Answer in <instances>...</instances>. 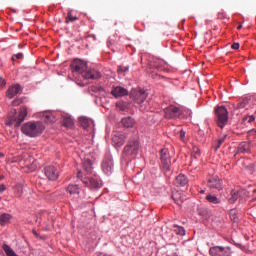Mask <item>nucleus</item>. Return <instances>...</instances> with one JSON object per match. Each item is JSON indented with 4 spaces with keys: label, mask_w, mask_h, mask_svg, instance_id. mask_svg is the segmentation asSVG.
Here are the masks:
<instances>
[{
    "label": "nucleus",
    "mask_w": 256,
    "mask_h": 256,
    "mask_svg": "<svg viewBox=\"0 0 256 256\" xmlns=\"http://www.w3.org/2000/svg\"><path fill=\"white\" fill-rule=\"evenodd\" d=\"M101 169L105 175H113L115 169V162H113V156L106 154L101 163Z\"/></svg>",
    "instance_id": "nucleus-6"
},
{
    "label": "nucleus",
    "mask_w": 256,
    "mask_h": 256,
    "mask_svg": "<svg viewBox=\"0 0 256 256\" xmlns=\"http://www.w3.org/2000/svg\"><path fill=\"white\" fill-rule=\"evenodd\" d=\"M183 116V110L181 108L170 105L164 109L165 119H179Z\"/></svg>",
    "instance_id": "nucleus-8"
},
{
    "label": "nucleus",
    "mask_w": 256,
    "mask_h": 256,
    "mask_svg": "<svg viewBox=\"0 0 256 256\" xmlns=\"http://www.w3.org/2000/svg\"><path fill=\"white\" fill-rule=\"evenodd\" d=\"M207 185L210 189H217L218 191H221L223 189L221 184V179H219V176L213 175L208 178Z\"/></svg>",
    "instance_id": "nucleus-13"
},
{
    "label": "nucleus",
    "mask_w": 256,
    "mask_h": 256,
    "mask_svg": "<svg viewBox=\"0 0 256 256\" xmlns=\"http://www.w3.org/2000/svg\"><path fill=\"white\" fill-rule=\"evenodd\" d=\"M247 105H249V99L243 98L236 105V110L239 111L241 109H245L247 107Z\"/></svg>",
    "instance_id": "nucleus-27"
},
{
    "label": "nucleus",
    "mask_w": 256,
    "mask_h": 256,
    "mask_svg": "<svg viewBox=\"0 0 256 256\" xmlns=\"http://www.w3.org/2000/svg\"><path fill=\"white\" fill-rule=\"evenodd\" d=\"M27 117V107L23 106L20 108L19 114L17 116V110L13 109L8 114V120H6V125L11 127L15 123V127H19Z\"/></svg>",
    "instance_id": "nucleus-3"
},
{
    "label": "nucleus",
    "mask_w": 256,
    "mask_h": 256,
    "mask_svg": "<svg viewBox=\"0 0 256 256\" xmlns=\"http://www.w3.org/2000/svg\"><path fill=\"white\" fill-rule=\"evenodd\" d=\"M211 256H231V248L223 246H213L209 249Z\"/></svg>",
    "instance_id": "nucleus-10"
},
{
    "label": "nucleus",
    "mask_w": 256,
    "mask_h": 256,
    "mask_svg": "<svg viewBox=\"0 0 256 256\" xmlns=\"http://www.w3.org/2000/svg\"><path fill=\"white\" fill-rule=\"evenodd\" d=\"M95 163V159L90 158L89 155L85 156L82 160V167L86 173H93V165Z\"/></svg>",
    "instance_id": "nucleus-15"
},
{
    "label": "nucleus",
    "mask_w": 256,
    "mask_h": 256,
    "mask_svg": "<svg viewBox=\"0 0 256 256\" xmlns=\"http://www.w3.org/2000/svg\"><path fill=\"white\" fill-rule=\"evenodd\" d=\"M226 137L227 136H224V137L218 139L217 146H216V151H217V149H219L221 147V145H223V143H225V138Z\"/></svg>",
    "instance_id": "nucleus-35"
},
{
    "label": "nucleus",
    "mask_w": 256,
    "mask_h": 256,
    "mask_svg": "<svg viewBox=\"0 0 256 256\" xmlns=\"http://www.w3.org/2000/svg\"><path fill=\"white\" fill-rule=\"evenodd\" d=\"M178 195L179 194L174 193V194H172V198L175 201V203H177V205L181 206L183 203V198L179 197Z\"/></svg>",
    "instance_id": "nucleus-33"
},
{
    "label": "nucleus",
    "mask_w": 256,
    "mask_h": 256,
    "mask_svg": "<svg viewBox=\"0 0 256 256\" xmlns=\"http://www.w3.org/2000/svg\"><path fill=\"white\" fill-rule=\"evenodd\" d=\"M111 95L116 98L125 97L126 95H129V91L121 86H116L111 90Z\"/></svg>",
    "instance_id": "nucleus-17"
},
{
    "label": "nucleus",
    "mask_w": 256,
    "mask_h": 256,
    "mask_svg": "<svg viewBox=\"0 0 256 256\" xmlns=\"http://www.w3.org/2000/svg\"><path fill=\"white\" fill-rule=\"evenodd\" d=\"M21 131L26 137H39L43 135V131H45V124L41 121L26 122L22 125Z\"/></svg>",
    "instance_id": "nucleus-2"
},
{
    "label": "nucleus",
    "mask_w": 256,
    "mask_h": 256,
    "mask_svg": "<svg viewBox=\"0 0 256 256\" xmlns=\"http://www.w3.org/2000/svg\"><path fill=\"white\" fill-rule=\"evenodd\" d=\"M77 178L82 181L85 187H89L90 189H101V183L99 180L87 177V175H85L81 170H78Z\"/></svg>",
    "instance_id": "nucleus-5"
},
{
    "label": "nucleus",
    "mask_w": 256,
    "mask_h": 256,
    "mask_svg": "<svg viewBox=\"0 0 256 256\" xmlns=\"http://www.w3.org/2000/svg\"><path fill=\"white\" fill-rule=\"evenodd\" d=\"M111 45H115L113 38H109L108 40V47H111Z\"/></svg>",
    "instance_id": "nucleus-42"
},
{
    "label": "nucleus",
    "mask_w": 256,
    "mask_h": 256,
    "mask_svg": "<svg viewBox=\"0 0 256 256\" xmlns=\"http://www.w3.org/2000/svg\"><path fill=\"white\" fill-rule=\"evenodd\" d=\"M12 105L13 107H18V105H21V100H13Z\"/></svg>",
    "instance_id": "nucleus-39"
},
{
    "label": "nucleus",
    "mask_w": 256,
    "mask_h": 256,
    "mask_svg": "<svg viewBox=\"0 0 256 256\" xmlns=\"http://www.w3.org/2000/svg\"><path fill=\"white\" fill-rule=\"evenodd\" d=\"M12 217L10 214L4 213L0 215V225H7L11 221Z\"/></svg>",
    "instance_id": "nucleus-26"
},
{
    "label": "nucleus",
    "mask_w": 256,
    "mask_h": 256,
    "mask_svg": "<svg viewBox=\"0 0 256 256\" xmlns=\"http://www.w3.org/2000/svg\"><path fill=\"white\" fill-rule=\"evenodd\" d=\"M14 195L15 197H22L23 195V185L18 184L14 187Z\"/></svg>",
    "instance_id": "nucleus-29"
},
{
    "label": "nucleus",
    "mask_w": 256,
    "mask_h": 256,
    "mask_svg": "<svg viewBox=\"0 0 256 256\" xmlns=\"http://www.w3.org/2000/svg\"><path fill=\"white\" fill-rule=\"evenodd\" d=\"M201 193H205V190H201Z\"/></svg>",
    "instance_id": "nucleus-51"
},
{
    "label": "nucleus",
    "mask_w": 256,
    "mask_h": 256,
    "mask_svg": "<svg viewBox=\"0 0 256 256\" xmlns=\"http://www.w3.org/2000/svg\"><path fill=\"white\" fill-rule=\"evenodd\" d=\"M246 121L247 123H253V121H255V116L253 114L247 113L246 116L242 118V123H245Z\"/></svg>",
    "instance_id": "nucleus-30"
},
{
    "label": "nucleus",
    "mask_w": 256,
    "mask_h": 256,
    "mask_svg": "<svg viewBox=\"0 0 256 256\" xmlns=\"http://www.w3.org/2000/svg\"><path fill=\"white\" fill-rule=\"evenodd\" d=\"M206 200L208 201V203H212L213 205H219V203H221V200L217 198V196L211 194H208L206 196Z\"/></svg>",
    "instance_id": "nucleus-28"
},
{
    "label": "nucleus",
    "mask_w": 256,
    "mask_h": 256,
    "mask_svg": "<svg viewBox=\"0 0 256 256\" xmlns=\"http://www.w3.org/2000/svg\"><path fill=\"white\" fill-rule=\"evenodd\" d=\"M131 97L137 105L143 107V103H145V100L147 99V92H145V90H133L131 92Z\"/></svg>",
    "instance_id": "nucleus-11"
},
{
    "label": "nucleus",
    "mask_w": 256,
    "mask_h": 256,
    "mask_svg": "<svg viewBox=\"0 0 256 256\" xmlns=\"http://www.w3.org/2000/svg\"><path fill=\"white\" fill-rule=\"evenodd\" d=\"M189 184V179L187 178V176L183 175V174H179L174 182V185H176V187H185V185Z\"/></svg>",
    "instance_id": "nucleus-18"
},
{
    "label": "nucleus",
    "mask_w": 256,
    "mask_h": 256,
    "mask_svg": "<svg viewBox=\"0 0 256 256\" xmlns=\"http://www.w3.org/2000/svg\"><path fill=\"white\" fill-rule=\"evenodd\" d=\"M185 135H186V132L184 130H181L180 131V139H181V141H185Z\"/></svg>",
    "instance_id": "nucleus-40"
},
{
    "label": "nucleus",
    "mask_w": 256,
    "mask_h": 256,
    "mask_svg": "<svg viewBox=\"0 0 256 256\" xmlns=\"http://www.w3.org/2000/svg\"><path fill=\"white\" fill-rule=\"evenodd\" d=\"M5 179V176H0V181H3Z\"/></svg>",
    "instance_id": "nucleus-48"
},
{
    "label": "nucleus",
    "mask_w": 256,
    "mask_h": 256,
    "mask_svg": "<svg viewBox=\"0 0 256 256\" xmlns=\"http://www.w3.org/2000/svg\"><path fill=\"white\" fill-rule=\"evenodd\" d=\"M125 139V134L121 132H115L112 136V143L116 147H123V145H125Z\"/></svg>",
    "instance_id": "nucleus-14"
},
{
    "label": "nucleus",
    "mask_w": 256,
    "mask_h": 256,
    "mask_svg": "<svg viewBox=\"0 0 256 256\" xmlns=\"http://www.w3.org/2000/svg\"><path fill=\"white\" fill-rule=\"evenodd\" d=\"M216 123L220 129H223L229 121V111L225 106H217L215 108Z\"/></svg>",
    "instance_id": "nucleus-4"
},
{
    "label": "nucleus",
    "mask_w": 256,
    "mask_h": 256,
    "mask_svg": "<svg viewBox=\"0 0 256 256\" xmlns=\"http://www.w3.org/2000/svg\"><path fill=\"white\" fill-rule=\"evenodd\" d=\"M65 127L67 129H75V119L69 114H65Z\"/></svg>",
    "instance_id": "nucleus-20"
},
{
    "label": "nucleus",
    "mask_w": 256,
    "mask_h": 256,
    "mask_svg": "<svg viewBox=\"0 0 256 256\" xmlns=\"http://www.w3.org/2000/svg\"><path fill=\"white\" fill-rule=\"evenodd\" d=\"M72 73L82 75L83 79H100L101 72L97 70H87V62L81 59H74L71 63Z\"/></svg>",
    "instance_id": "nucleus-1"
},
{
    "label": "nucleus",
    "mask_w": 256,
    "mask_h": 256,
    "mask_svg": "<svg viewBox=\"0 0 256 256\" xmlns=\"http://www.w3.org/2000/svg\"><path fill=\"white\" fill-rule=\"evenodd\" d=\"M19 93H21V86L19 84L12 85L6 91V97H8V99H13V97L19 95Z\"/></svg>",
    "instance_id": "nucleus-16"
},
{
    "label": "nucleus",
    "mask_w": 256,
    "mask_h": 256,
    "mask_svg": "<svg viewBox=\"0 0 256 256\" xmlns=\"http://www.w3.org/2000/svg\"><path fill=\"white\" fill-rule=\"evenodd\" d=\"M138 153H139V141L137 140L129 141L123 150V155H125V157H137Z\"/></svg>",
    "instance_id": "nucleus-7"
},
{
    "label": "nucleus",
    "mask_w": 256,
    "mask_h": 256,
    "mask_svg": "<svg viewBox=\"0 0 256 256\" xmlns=\"http://www.w3.org/2000/svg\"><path fill=\"white\" fill-rule=\"evenodd\" d=\"M42 117L45 123H55V116L51 112H45Z\"/></svg>",
    "instance_id": "nucleus-23"
},
{
    "label": "nucleus",
    "mask_w": 256,
    "mask_h": 256,
    "mask_svg": "<svg viewBox=\"0 0 256 256\" xmlns=\"http://www.w3.org/2000/svg\"><path fill=\"white\" fill-rule=\"evenodd\" d=\"M243 193H245V190H239V191H232L231 192V198L230 201L232 203H235V201H237V199H239V197H241V195H243Z\"/></svg>",
    "instance_id": "nucleus-25"
},
{
    "label": "nucleus",
    "mask_w": 256,
    "mask_h": 256,
    "mask_svg": "<svg viewBox=\"0 0 256 256\" xmlns=\"http://www.w3.org/2000/svg\"><path fill=\"white\" fill-rule=\"evenodd\" d=\"M32 233H33V235H35V237H39V234H37L36 230H33Z\"/></svg>",
    "instance_id": "nucleus-46"
},
{
    "label": "nucleus",
    "mask_w": 256,
    "mask_h": 256,
    "mask_svg": "<svg viewBox=\"0 0 256 256\" xmlns=\"http://www.w3.org/2000/svg\"><path fill=\"white\" fill-rule=\"evenodd\" d=\"M243 28V25H239L238 27H237V29H242Z\"/></svg>",
    "instance_id": "nucleus-49"
},
{
    "label": "nucleus",
    "mask_w": 256,
    "mask_h": 256,
    "mask_svg": "<svg viewBox=\"0 0 256 256\" xmlns=\"http://www.w3.org/2000/svg\"><path fill=\"white\" fill-rule=\"evenodd\" d=\"M255 135H256L255 129H251L250 131H248V137H255Z\"/></svg>",
    "instance_id": "nucleus-38"
},
{
    "label": "nucleus",
    "mask_w": 256,
    "mask_h": 256,
    "mask_svg": "<svg viewBox=\"0 0 256 256\" xmlns=\"http://www.w3.org/2000/svg\"><path fill=\"white\" fill-rule=\"evenodd\" d=\"M193 152L195 153V155H201V150H199V148L197 147L193 148Z\"/></svg>",
    "instance_id": "nucleus-41"
},
{
    "label": "nucleus",
    "mask_w": 256,
    "mask_h": 256,
    "mask_svg": "<svg viewBox=\"0 0 256 256\" xmlns=\"http://www.w3.org/2000/svg\"><path fill=\"white\" fill-rule=\"evenodd\" d=\"M160 159H161L162 169H164V171H171V156L169 155L168 149L166 148L161 149Z\"/></svg>",
    "instance_id": "nucleus-9"
},
{
    "label": "nucleus",
    "mask_w": 256,
    "mask_h": 256,
    "mask_svg": "<svg viewBox=\"0 0 256 256\" xmlns=\"http://www.w3.org/2000/svg\"><path fill=\"white\" fill-rule=\"evenodd\" d=\"M235 215H237V210L232 209V210L230 211V217H231V219H233L234 221H235V219H236Z\"/></svg>",
    "instance_id": "nucleus-36"
},
{
    "label": "nucleus",
    "mask_w": 256,
    "mask_h": 256,
    "mask_svg": "<svg viewBox=\"0 0 256 256\" xmlns=\"http://www.w3.org/2000/svg\"><path fill=\"white\" fill-rule=\"evenodd\" d=\"M122 125L123 127L129 129L133 127V125H135V119H133L132 117L122 118Z\"/></svg>",
    "instance_id": "nucleus-22"
},
{
    "label": "nucleus",
    "mask_w": 256,
    "mask_h": 256,
    "mask_svg": "<svg viewBox=\"0 0 256 256\" xmlns=\"http://www.w3.org/2000/svg\"><path fill=\"white\" fill-rule=\"evenodd\" d=\"M44 175L49 181H57L59 179V170L55 166H46L44 168Z\"/></svg>",
    "instance_id": "nucleus-12"
},
{
    "label": "nucleus",
    "mask_w": 256,
    "mask_h": 256,
    "mask_svg": "<svg viewBox=\"0 0 256 256\" xmlns=\"http://www.w3.org/2000/svg\"><path fill=\"white\" fill-rule=\"evenodd\" d=\"M6 189L7 187L4 184L0 185V193H3Z\"/></svg>",
    "instance_id": "nucleus-43"
},
{
    "label": "nucleus",
    "mask_w": 256,
    "mask_h": 256,
    "mask_svg": "<svg viewBox=\"0 0 256 256\" xmlns=\"http://www.w3.org/2000/svg\"><path fill=\"white\" fill-rule=\"evenodd\" d=\"M77 21V16L73 15V12H69L66 18V23H73Z\"/></svg>",
    "instance_id": "nucleus-32"
},
{
    "label": "nucleus",
    "mask_w": 256,
    "mask_h": 256,
    "mask_svg": "<svg viewBox=\"0 0 256 256\" xmlns=\"http://www.w3.org/2000/svg\"><path fill=\"white\" fill-rule=\"evenodd\" d=\"M1 157H5V155H4L3 153H0V158H1Z\"/></svg>",
    "instance_id": "nucleus-50"
},
{
    "label": "nucleus",
    "mask_w": 256,
    "mask_h": 256,
    "mask_svg": "<svg viewBox=\"0 0 256 256\" xmlns=\"http://www.w3.org/2000/svg\"><path fill=\"white\" fill-rule=\"evenodd\" d=\"M67 192L70 193V195H79V193H81V187L77 184H70L67 187Z\"/></svg>",
    "instance_id": "nucleus-21"
},
{
    "label": "nucleus",
    "mask_w": 256,
    "mask_h": 256,
    "mask_svg": "<svg viewBox=\"0 0 256 256\" xmlns=\"http://www.w3.org/2000/svg\"><path fill=\"white\" fill-rule=\"evenodd\" d=\"M129 71V66H119L118 73H127Z\"/></svg>",
    "instance_id": "nucleus-34"
},
{
    "label": "nucleus",
    "mask_w": 256,
    "mask_h": 256,
    "mask_svg": "<svg viewBox=\"0 0 256 256\" xmlns=\"http://www.w3.org/2000/svg\"><path fill=\"white\" fill-rule=\"evenodd\" d=\"M79 123L81 125V127H83V129H89V127H95V122H93V120L85 117V116H82L79 118Z\"/></svg>",
    "instance_id": "nucleus-19"
},
{
    "label": "nucleus",
    "mask_w": 256,
    "mask_h": 256,
    "mask_svg": "<svg viewBox=\"0 0 256 256\" xmlns=\"http://www.w3.org/2000/svg\"><path fill=\"white\" fill-rule=\"evenodd\" d=\"M15 58H17V59H22V58H23V53H18V54H16V55H14V56L12 57V61H15Z\"/></svg>",
    "instance_id": "nucleus-37"
},
{
    "label": "nucleus",
    "mask_w": 256,
    "mask_h": 256,
    "mask_svg": "<svg viewBox=\"0 0 256 256\" xmlns=\"http://www.w3.org/2000/svg\"><path fill=\"white\" fill-rule=\"evenodd\" d=\"M0 84L2 85V87H5L6 82L5 80H3V78H0Z\"/></svg>",
    "instance_id": "nucleus-45"
},
{
    "label": "nucleus",
    "mask_w": 256,
    "mask_h": 256,
    "mask_svg": "<svg viewBox=\"0 0 256 256\" xmlns=\"http://www.w3.org/2000/svg\"><path fill=\"white\" fill-rule=\"evenodd\" d=\"M231 47L232 49H239L240 45L239 43H233Z\"/></svg>",
    "instance_id": "nucleus-44"
},
{
    "label": "nucleus",
    "mask_w": 256,
    "mask_h": 256,
    "mask_svg": "<svg viewBox=\"0 0 256 256\" xmlns=\"http://www.w3.org/2000/svg\"><path fill=\"white\" fill-rule=\"evenodd\" d=\"M174 232L176 233V235H181L183 237V235H185V228L178 226V225H174Z\"/></svg>",
    "instance_id": "nucleus-31"
},
{
    "label": "nucleus",
    "mask_w": 256,
    "mask_h": 256,
    "mask_svg": "<svg viewBox=\"0 0 256 256\" xmlns=\"http://www.w3.org/2000/svg\"><path fill=\"white\" fill-rule=\"evenodd\" d=\"M218 17H219V19H224L225 18V16L221 13L218 14Z\"/></svg>",
    "instance_id": "nucleus-47"
},
{
    "label": "nucleus",
    "mask_w": 256,
    "mask_h": 256,
    "mask_svg": "<svg viewBox=\"0 0 256 256\" xmlns=\"http://www.w3.org/2000/svg\"><path fill=\"white\" fill-rule=\"evenodd\" d=\"M250 147L249 143L247 142H242L238 146V153H249Z\"/></svg>",
    "instance_id": "nucleus-24"
}]
</instances>
